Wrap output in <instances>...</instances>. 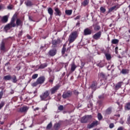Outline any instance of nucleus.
Here are the masks:
<instances>
[{
	"instance_id": "obj_1",
	"label": "nucleus",
	"mask_w": 130,
	"mask_h": 130,
	"mask_svg": "<svg viewBox=\"0 0 130 130\" xmlns=\"http://www.w3.org/2000/svg\"><path fill=\"white\" fill-rule=\"evenodd\" d=\"M50 92L49 90H46L44 93L40 95V97L42 101H47V100H50Z\"/></svg>"
},
{
	"instance_id": "obj_2",
	"label": "nucleus",
	"mask_w": 130,
	"mask_h": 130,
	"mask_svg": "<svg viewBox=\"0 0 130 130\" xmlns=\"http://www.w3.org/2000/svg\"><path fill=\"white\" fill-rule=\"evenodd\" d=\"M78 37V32L74 31L72 32L68 38V41H69V44L73 43L77 39Z\"/></svg>"
},
{
	"instance_id": "obj_3",
	"label": "nucleus",
	"mask_w": 130,
	"mask_h": 130,
	"mask_svg": "<svg viewBox=\"0 0 130 130\" xmlns=\"http://www.w3.org/2000/svg\"><path fill=\"white\" fill-rule=\"evenodd\" d=\"M92 118V115H85L83 116L81 119V123H87L90 119Z\"/></svg>"
},
{
	"instance_id": "obj_4",
	"label": "nucleus",
	"mask_w": 130,
	"mask_h": 130,
	"mask_svg": "<svg viewBox=\"0 0 130 130\" xmlns=\"http://www.w3.org/2000/svg\"><path fill=\"white\" fill-rule=\"evenodd\" d=\"M60 87V86L59 85L57 84V85L54 86V87H52L50 89L51 94L52 95H53V94H55V93H56V92H57V90H58V89H59Z\"/></svg>"
},
{
	"instance_id": "obj_5",
	"label": "nucleus",
	"mask_w": 130,
	"mask_h": 130,
	"mask_svg": "<svg viewBox=\"0 0 130 130\" xmlns=\"http://www.w3.org/2000/svg\"><path fill=\"white\" fill-rule=\"evenodd\" d=\"M120 8V5L117 4L114 6H112L109 9L108 13H112V12H114L115 11H117L118 9Z\"/></svg>"
},
{
	"instance_id": "obj_6",
	"label": "nucleus",
	"mask_w": 130,
	"mask_h": 130,
	"mask_svg": "<svg viewBox=\"0 0 130 130\" xmlns=\"http://www.w3.org/2000/svg\"><path fill=\"white\" fill-rule=\"evenodd\" d=\"M72 95H73V92L69 90L66 91L63 93L62 98L64 99H67V98H70V97H72Z\"/></svg>"
},
{
	"instance_id": "obj_7",
	"label": "nucleus",
	"mask_w": 130,
	"mask_h": 130,
	"mask_svg": "<svg viewBox=\"0 0 130 130\" xmlns=\"http://www.w3.org/2000/svg\"><path fill=\"white\" fill-rule=\"evenodd\" d=\"M101 35H102V31H99L92 36V38L94 39V40H98L101 38Z\"/></svg>"
},
{
	"instance_id": "obj_8",
	"label": "nucleus",
	"mask_w": 130,
	"mask_h": 130,
	"mask_svg": "<svg viewBox=\"0 0 130 130\" xmlns=\"http://www.w3.org/2000/svg\"><path fill=\"white\" fill-rule=\"evenodd\" d=\"M16 18H17V15H14L11 19V22L9 23L10 24L11 26L13 27H16V25L15 23V21H16Z\"/></svg>"
},
{
	"instance_id": "obj_9",
	"label": "nucleus",
	"mask_w": 130,
	"mask_h": 130,
	"mask_svg": "<svg viewBox=\"0 0 130 130\" xmlns=\"http://www.w3.org/2000/svg\"><path fill=\"white\" fill-rule=\"evenodd\" d=\"M53 47H56L58 44H60V39H57V40H53L52 41Z\"/></svg>"
},
{
	"instance_id": "obj_10",
	"label": "nucleus",
	"mask_w": 130,
	"mask_h": 130,
	"mask_svg": "<svg viewBox=\"0 0 130 130\" xmlns=\"http://www.w3.org/2000/svg\"><path fill=\"white\" fill-rule=\"evenodd\" d=\"M99 124L98 121L95 120L93 121L90 124L87 125V128H93L94 126H97V125Z\"/></svg>"
},
{
	"instance_id": "obj_11",
	"label": "nucleus",
	"mask_w": 130,
	"mask_h": 130,
	"mask_svg": "<svg viewBox=\"0 0 130 130\" xmlns=\"http://www.w3.org/2000/svg\"><path fill=\"white\" fill-rule=\"evenodd\" d=\"M37 81L40 85H41L45 82V77L41 76L37 79Z\"/></svg>"
},
{
	"instance_id": "obj_12",
	"label": "nucleus",
	"mask_w": 130,
	"mask_h": 130,
	"mask_svg": "<svg viewBox=\"0 0 130 130\" xmlns=\"http://www.w3.org/2000/svg\"><path fill=\"white\" fill-rule=\"evenodd\" d=\"M98 85V83L97 82V81H94L92 82L90 86V88L92 89V90H93V91H95L96 89H97Z\"/></svg>"
},
{
	"instance_id": "obj_13",
	"label": "nucleus",
	"mask_w": 130,
	"mask_h": 130,
	"mask_svg": "<svg viewBox=\"0 0 130 130\" xmlns=\"http://www.w3.org/2000/svg\"><path fill=\"white\" fill-rule=\"evenodd\" d=\"M56 52H57L56 49H51L49 51L48 54L50 56H54V55L56 54Z\"/></svg>"
},
{
	"instance_id": "obj_14",
	"label": "nucleus",
	"mask_w": 130,
	"mask_h": 130,
	"mask_svg": "<svg viewBox=\"0 0 130 130\" xmlns=\"http://www.w3.org/2000/svg\"><path fill=\"white\" fill-rule=\"evenodd\" d=\"M28 109H29V108H28V107L27 106H23L21 108H20L19 109L18 112H27V111H28Z\"/></svg>"
},
{
	"instance_id": "obj_15",
	"label": "nucleus",
	"mask_w": 130,
	"mask_h": 130,
	"mask_svg": "<svg viewBox=\"0 0 130 130\" xmlns=\"http://www.w3.org/2000/svg\"><path fill=\"white\" fill-rule=\"evenodd\" d=\"M54 11L55 12L54 13V15H55V16H59V17H60V16H61V12L60 11L59 9H58V8H55Z\"/></svg>"
},
{
	"instance_id": "obj_16",
	"label": "nucleus",
	"mask_w": 130,
	"mask_h": 130,
	"mask_svg": "<svg viewBox=\"0 0 130 130\" xmlns=\"http://www.w3.org/2000/svg\"><path fill=\"white\" fill-rule=\"evenodd\" d=\"M84 35H91L92 34V30L89 28H85L84 30Z\"/></svg>"
},
{
	"instance_id": "obj_17",
	"label": "nucleus",
	"mask_w": 130,
	"mask_h": 130,
	"mask_svg": "<svg viewBox=\"0 0 130 130\" xmlns=\"http://www.w3.org/2000/svg\"><path fill=\"white\" fill-rule=\"evenodd\" d=\"M48 13L49 14H50V18L49 20H51L52 19V16H53V10L51 8H49L48 9Z\"/></svg>"
},
{
	"instance_id": "obj_18",
	"label": "nucleus",
	"mask_w": 130,
	"mask_h": 130,
	"mask_svg": "<svg viewBox=\"0 0 130 130\" xmlns=\"http://www.w3.org/2000/svg\"><path fill=\"white\" fill-rule=\"evenodd\" d=\"M16 27H19V26H21L20 28H22V26H23V22H22V20L17 19L16 20Z\"/></svg>"
},
{
	"instance_id": "obj_19",
	"label": "nucleus",
	"mask_w": 130,
	"mask_h": 130,
	"mask_svg": "<svg viewBox=\"0 0 130 130\" xmlns=\"http://www.w3.org/2000/svg\"><path fill=\"white\" fill-rule=\"evenodd\" d=\"M8 20H9V17H8L7 15H5L1 18V21L2 22V23H7Z\"/></svg>"
},
{
	"instance_id": "obj_20",
	"label": "nucleus",
	"mask_w": 130,
	"mask_h": 130,
	"mask_svg": "<svg viewBox=\"0 0 130 130\" xmlns=\"http://www.w3.org/2000/svg\"><path fill=\"white\" fill-rule=\"evenodd\" d=\"M26 7H32L33 6V3L30 0H27L24 3Z\"/></svg>"
},
{
	"instance_id": "obj_21",
	"label": "nucleus",
	"mask_w": 130,
	"mask_h": 130,
	"mask_svg": "<svg viewBox=\"0 0 130 130\" xmlns=\"http://www.w3.org/2000/svg\"><path fill=\"white\" fill-rule=\"evenodd\" d=\"M93 29H94V31H99V30H100V29H101V27L100 26V25H99L97 24H93Z\"/></svg>"
},
{
	"instance_id": "obj_22",
	"label": "nucleus",
	"mask_w": 130,
	"mask_h": 130,
	"mask_svg": "<svg viewBox=\"0 0 130 130\" xmlns=\"http://www.w3.org/2000/svg\"><path fill=\"white\" fill-rule=\"evenodd\" d=\"M76 69H77V66L76 64H75V62H73L71 64V72H75L76 70Z\"/></svg>"
},
{
	"instance_id": "obj_23",
	"label": "nucleus",
	"mask_w": 130,
	"mask_h": 130,
	"mask_svg": "<svg viewBox=\"0 0 130 130\" xmlns=\"http://www.w3.org/2000/svg\"><path fill=\"white\" fill-rule=\"evenodd\" d=\"M3 79L4 81H11L12 80V76L10 75H6L4 77Z\"/></svg>"
},
{
	"instance_id": "obj_24",
	"label": "nucleus",
	"mask_w": 130,
	"mask_h": 130,
	"mask_svg": "<svg viewBox=\"0 0 130 130\" xmlns=\"http://www.w3.org/2000/svg\"><path fill=\"white\" fill-rule=\"evenodd\" d=\"M122 85H123V82H119L115 86L116 89H117V90H118L119 88H121V86H122Z\"/></svg>"
},
{
	"instance_id": "obj_25",
	"label": "nucleus",
	"mask_w": 130,
	"mask_h": 130,
	"mask_svg": "<svg viewBox=\"0 0 130 130\" xmlns=\"http://www.w3.org/2000/svg\"><path fill=\"white\" fill-rule=\"evenodd\" d=\"M53 81H54V75H52L49 78L48 82L49 83H50V84H51V85H52V84H53Z\"/></svg>"
},
{
	"instance_id": "obj_26",
	"label": "nucleus",
	"mask_w": 130,
	"mask_h": 130,
	"mask_svg": "<svg viewBox=\"0 0 130 130\" xmlns=\"http://www.w3.org/2000/svg\"><path fill=\"white\" fill-rule=\"evenodd\" d=\"M12 26L10 25V24L9 23H8V24H7L5 27H4V30H5V31L6 32H7L8 31V30H10V29H12Z\"/></svg>"
},
{
	"instance_id": "obj_27",
	"label": "nucleus",
	"mask_w": 130,
	"mask_h": 130,
	"mask_svg": "<svg viewBox=\"0 0 130 130\" xmlns=\"http://www.w3.org/2000/svg\"><path fill=\"white\" fill-rule=\"evenodd\" d=\"M112 109L111 108H108L105 111V115H108L112 112Z\"/></svg>"
},
{
	"instance_id": "obj_28",
	"label": "nucleus",
	"mask_w": 130,
	"mask_h": 130,
	"mask_svg": "<svg viewBox=\"0 0 130 130\" xmlns=\"http://www.w3.org/2000/svg\"><path fill=\"white\" fill-rule=\"evenodd\" d=\"M11 80H12V82L14 83H16L18 82V79H17V77L16 75H13V76H11Z\"/></svg>"
},
{
	"instance_id": "obj_29",
	"label": "nucleus",
	"mask_w": 130,
	"mask_h": 130,
	"mask_svg": "<svg viewBox=\"0 0 130 130\" xmlns=\"http://www.w3.org/2000/svg\"><path fill=\"white\" fill-rule=\"evenodd\" d=\"M82 6L83 7H86V6H88L89 5V0H84L82 3Z\"/></svg>"
},
{
	"instance_id": "obj_30",
	"label": "nucleus",
	"mask_w": 130,
	"mask_h": 130,
	"mask_svg": "<svg viewBox=\"0 0 130 130\" xmlns=\"http://www.w3.org/2000/svg\"><path fill=\"white\" fill-rule=\"evenodd\" d=\"M129 72V70L128 69H122L121 71V74L123 75H126V74H128Z\"/></svg>"
},
{
	"instance_id": "obj_31",
	"label": "nucleus",
	"mask_w": 130,
	"mask_h": 130,
	"mask_svg": "<svg viewBox=\"0 0 130 130\" xmlns=\"http://www.w3.org/2000/svg\"><path fill=\"white\" fill-rule=\"evenodd\" d=\"M111 43L112 44H117L118 43H119V40L116 39H113L111 41Z\"/></svg>"
},
{
	"instance_id": "obj_32",
	"label": "nucleus",
	"mask_w": 130,
	"mask_h": 130,
	"mask_svg": "<svg viewBox=\"0 0 130 130\" xmlns=\"http://www.w3.org/2000/svg\"><path fill=\"white\" fill-rule=\"evenodd\" d=\"M1 50L3 51H5V49H6V47L5 46V42H2L1 47H0Z\"/></svg>"
},
{
	"instance_id": "obj_33",
	"label": "nucleus",
	"mask_w": 130,
	"mask_h": 130,
	"mask_svg": "<svg viewBox=\"0 0 130 130\" xmlns=\"http://www.w3.org/2000/svg\"><path fill=\"white\" fill-rule=\"evenodd\" d=\"M105 62V61L104 60L101 61L98 64V66L100 67V68H103Z\"/></svg>"
},
{
	"instance_id": "obj_34",
	"label": "nucleus",
	"mask_w": 130,
	"mask_h": 130,
	"mask_svg": "<svg viewBox=\"0 0 130 130\" xmlns=\"http://www.w3.org/2000/svg\"><path fill=\"white\" fill-rule=\"evenodd\" d=\"M46 67H47V63H44L41 64L39 67V69H45Z\"/></svg>"
},
{
	"instance_id": "obj_35",
	"label": "nucleus",
	"mask_w": 130,
	"mask_h": 130,
	"mask_svg": "<svg viewBox=\"0 0 130 130\" xmlns=\"http://www.w3.org/2000/svg\"><path fill=\"white\" fill-rule=\"evenodd\" d=\"M125 109L126 110H130V102L126 104V105L125 106Z\"/></svg>"
},
{
	"instance_id": "obj_36",
	"label": "nucleus",
	"mask_w": 130,
	"mask_h": 130,
	"mask_svg": "<svg viewBox=\"0 0 130 130\" xmlns=\"http://www.w3.org/2000/svg\"><path fill=\"white\" fill-rule=\"evenodd\" d=\"M59 126H60V125L59 123H56L54 125V128L55 130L59 129Z\"/></svg>"
},
{
	"instance_id": "obj_37",
	"label": "nucleus",
	"mask_w": 130,
	"mask_h": 130,
	"mask_svg": "<svg viewBox=\"0 0 130 130\" xmlns=\"http://www.w3.org/2000/svg\"><path fill=\"white\" fill-rule=\"evenodd\" d=\"M100 76L103 79H106V75H105L103 72L101 73L100 74Z\"/></svg>"
},
{
	"instance_id": "obj_38",
	"label": "nucleus",
	"mask_w": 130,
	"mask_h": 130,
	"mask_svg": "<svg viewBox=\"0 0 130 130\" xmlns=\"http://www.w3.org/2000/svg\"><path fill=\"white\" fill-rule=\"evenodd\" d=\"M65 13L66 15H68V16H71V15H72V13H73V10H66Z\"/></svg>"
},
{
	"instance_id": "obj_39",
	"label": "nucleus",
	"mask_w": 130,
	"mask_h": 130,
	"mask_svg": "<svg viewBox=\"0 0 130 130\" xmlns=\"http://www.w3.org/2000/svg\"><path fill=\"white\" fill-rule=\"evenodd\" d=\"M52 127V123L50 122L47 126L46 129H50Z\"/></svg>"
},
{
	"instance_id": "obj_40",
	"label": "nucleus",
	"mask_w": 130,
	"mask_h": 130,
	"mask_svg": "<svg viewBox=\"0 0 130 130\" xmlns=\"http://www.w3.org/2000/svg\"><path fill=\"white\" fill-rule=\"evenodd\" d=\"M105 56H106L107 60H110V59H111V56L108 53H106L105 54Z\"/></svg>"
},
{
	"instance_id": "obj_41",
	"label": "nucleus",
	"mask_w": 130,
	"mask_h": 130,
	"mask_svg": "<svg viewBox=\"0 0 130 130\" xmlns=\"http://www.w3.org/2000/svg\"><path fill=\"white\" fill-rule=\"evenodd\" d=\"M38 85H40L39 83L37 82V80L36 81V82H34L31 84V86L32 87H36L37 86H38Z\"/></svg>"
},
{
	"instance_id": "obj_42",
	"label": "nucleus",
	"mask_w": 130,
	"mask_h": 130,
	"mask_svg": "<svg viewBox=\"0 0 130 130\" xmlns=\"http://www.w3.org/2000/svg\"><path fill=\"white\" fill-rule=\"evenodd\" d=\"M98 118L99 120H101L102 118H103V117L102 116V115H101V113H99L98 114Z\"/></svg>"
},
{
	"instance_id": "obj_43",
	"label": "nucleus",
	"mask_w": 130,
	"mask_h": 130,
	"mask_svg": "<svg viewBox=\"0 0 130 130\" xmlns=\"http://www.w3.org/2000/svg\"><path fill=\"white\" fill-rule=\"evenodd\" d=\"M100 11L101 13H104L105 12H106V9L104 7H101L100 8Z\"/></svg>"
},
{
	"instance_id": "obj_44",
	"label": "nucleus",
	"mask_w": 130,
	"mask_h": 130,
	"mask_svg": "<svg viewBox=\"0 0 130 130\" xmlns=\"http://www.w3.org/2000/svg\"><path fill=\"white\" fill-rule=\"evenodd\" d=\"M31 78L32 79H33V80H35V79H37V78H38V74H34L32 76Z\"/></svg>"
},
{
	"instance_id": "obj_45",
	"label": "nucleus",
	"mask_w": 130,
	"mask_h": 130,
	"mask_svg": "<svg viewBox=\"0 0 130 130\" xmlns=\"http://www.w3.org/2000/svg\"><path fill=\"white\" fill-rule=\"evenodd\" d=\"M66 50H67V48L66 47H63L61 50L62 54H64V53H66Z\"/></svg>"
},
{
	"instance_id": "obj_46",
	"label": "nucleus",
	"mask_w": 130,
	"mask_h": 130,
	"mask_svg": "<svg viewBox=\"0 0 130 130\" xmlns=\"http://www.w3.org/2000/svg\"><path fill=\"white\" fill-rule=\"evenodd\" d=\"M0 89H1V91H3V93H5V92L7 91V90L5 89V87L4 86L0 87Z\"/></svg>"
},
{
	"instance_id": "obj_47",
	"label": "nucleus",
	"mask_w": 130,
	"mask_h": 130,
	"mask_svg": "<svg viewBox=\"0 0 130 130\" xmlns=\"http://www.w3.org/2000/svg\"><path fill=\"white\" fill-rule=\"evenodd\" d=\"M4 106H5V102H2L0 104V109H2Z\"/></svg>"
},
{
	"instance_id": "obj_48",
	"label": "nucleus",
	"mask_w": 130,
	"mask_h": 130,
	"mask_svg": "<svg viewBox=\"0 0 130 130\" xmlns=\"http://www.w3.org/2000/svg\"><path fill=\"white\" fill-rule=\"evenodd\" d=\"M58 110L62 111L63 110V106L60 105L58 108Z\"/></svg>"
},
{
	"instance_id": "obj_49",
	"label": "nucleus",
	"mask_w": 130,
	"mask_h": 130,
	"mask_svg": "<svg viewBox=\"0 0 130 130\" xmlns=\"http://www.w3.org/2000/svg\"><path fill=\"white\" fill-rule=\"evenodd\" d=\"M114 127V123H111L109 124V128H113Z\"/></svg>"
},
{
	"instance_id": "obj_50",
	"label": "nucleus",
	"mask_w": 130,
	"mask_h": 130,
	"mask_svg": "<svg viewBox=\"0 0 130 130\" xmlns=\"http://www.w3.org/2000/svg\"><path fill=\"white\" fill-rule=\"evenodd\" d=\"M3 95H4L3 91H1L0 92V100H1V99H2V98H3Z\"/></svg>"
},
{
	"instance_id": "obj_51",
	"label": "nucleus",
	"mask_w": 130,
	"mask_h": 130,
	"mask_svg": "<svg viewBox=\"0 0 130 130\" xmlns=\"http://www.w3.org/2000/svg\"><path fill=\"white\" fill-rule=\"evenodd\" d=\"M118 47H116L115 49V53L116 54H117V53H118Z\"/></svg>"
},
{
	"instance_id": "obj_52",
	"label": "nucleus",
	"mask_w": 130,
	"mask_h": 130,
	"mask_svg": "<svg viewBox=\"0 0 130 130\" xmlns=\"http://www.w3.org/2000/svg\"><path fill=\"white\" fill-rule=\"evenodd\" d=\"M22 35H23V30H21L19 32L18 36H22Z\"/></svg>"
},
{
	"instance_id": "obj_53",
	"label": "nucleus",
	"mask_w": 130,
	"mask_h": 130,
	"mask_svg": "<svg viewBox=\"0 0 130 130\" xmlns=\"http://www.w3.org/2000/svg\"><path fill=\"white\" fill-rule=\"evenodd\" d=\"M7 9L8 10H12L13 9V6H8L7 7Z\"/></svg>"
},
{
	"instance_id": "obj_54",
	"label": "nucleus",
	"mask_w": 130,
	"mask_h": 130,
	"mask_svg": "<svg viewBox=\"0 0 130 130\" xmlns=\"http://www.w3.org/2000/svg\"><path fill=\"white\" fill-rule=\"evenodd\" d=\"M99 99L102 100L104 98V95H99Z\"/></svg>"
},
{
	"instance_id": "obj_55",
	"label": "nucleus",
	"mask_w": 130,
	"mask_h": 130,
	"mask_svg": "<svg viewBox=\"0 0 130 130\" xmlns=\"http://www.w3.org/2000/svg\"><path fill=\"white\" fill-rule=\"evenodd\" d=\"M81 18V16H77L75 18L74 20H79Z\"/></svg>"
},
{
	"instance_id": "obj_56",
	"label": "nucleus",
	"mask_w": 130,
	"mask_h": 130,
	"mask_svg": "<svg viewBox=\"0 0 130 130\" xmlns=\"http://www.w3.org/2000/svg\"><path fill=\"white\" fill-rule=\"evenodd\" d=\"M3 9H5V6H4L3 5H0V11H1V10Z\"/></svg>"
},
{
	"instance_id": "obj_57",
	"label": "nucleus",
	"mask_w": 130,
	"mask_h": 130,
	"mask_svg": "<svg viewBox=\"0 0 130 130\" xmlns=\"http://www.w3.org/2000/svg\"><path fill=\"white\" fill-rule=\"evenodd\" d=\"M73 92L75 95H78L79 94V92H78L77 90H74Z\"/></svg>"
},
{
	"instance_id": "obj_58",
	"label": "nucleus",
	"mask_w": 130,
	"mask_h": 130,
	"mask_svg": "<svg viewBox=\"0 0 130 130\" xmlns=\"http://www.w3.org/2000/svg\"><path fill=\"white\" fill-rule=\"evenodd\" d=\"M119 122L121 123V124H123L124 122L123 121V120H122V119H121Z\"/></svg>"
},
{
	"instance_id": "obj_59",
	"label": "nucleus",
	"mask_w": 130,
	"mask_h": 130,
	"mask_svg": "<svg viewBox=\"0 0 130 130\" xmlns=\"http://www.w3.org/2000/svg\"><path fill=\"white\" fill-rule=\"evenodd\" d=\"M84 66H85V63H84L83 61H81V67H82V68H84Z\"/></svg>"
},
{
	"instance_id": "obj_60",
	"label": "nucleus",
	"mask_w": 130,
	"mask_h": 130,
	"mask_svg": "<svg viewBox=\"0 0 130 130\" xmlns=\"http://www.w3.org/2000/svg\"><path fill=\"white\" fill-rule=\"evenodd\" d=\"M117 130H123V127L120 126L119 128H118Z\"/></svg>"
},
{
	"instance_id": "obj_61",
	"label": "nucleus",
	"mask_w": 130,
	"mask_h": 130,
	"mask_svg": "<svg viewBox=\"0 0 130 130\" xmlns=\"http://www.w3.org/2000/svg\"><path fill=\"white\" fill-rule=\"evenodd\" d=\"M27 38H28V39H32V38L31 37V36H29V35H27Z\"/></svg>"
},
{
	"instance_id": "obj_62",
	"label": "nucleus",
	"mask_w": 130,
	"mask_h": 130,
	"mask_svg": "<svg viewBox=\"0 0 130 130\" xmlns=\"http://www.w3.org/2000/svg\"><path fill=\"white\" fill-rule=\"evenodd\" d=\"M115 116H117V117H120V114L115 115Z\"/></svg>"
},
{
	"instance_id": "obj_63",
	"label": "nucleus",
	"mask_w": 130,
	"mask_h": 130,
	"mask_svg": "<svg viewBox=\"0 0 130 130\" xmlns=\"http://www.w3.org/2000/svg\"><path fill=\"white\" fill-rule=\"evenodd\" d=\"M76 26H80V22H77L76 24Z\"/></svg>"
},
{
	"instance_id": "obj_64",
	"label": "nucleus",
	"mask_w": 130,
	"mask_h": 130,
	"mask_svg": "<svg viewBox=\"0 0 130 130\" xmlns=\"http://www.w3.org/2000/svg\"><path fill=\"white\" fill-rule=\"evenodd\" d=\"M64 64H66L64 66L65 69H67V67H68V64H67V63H64Z\"/></svg>"
}]
</instances>
